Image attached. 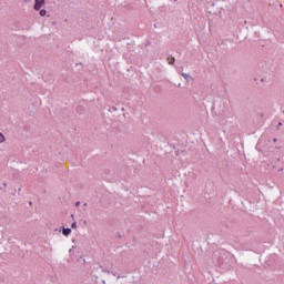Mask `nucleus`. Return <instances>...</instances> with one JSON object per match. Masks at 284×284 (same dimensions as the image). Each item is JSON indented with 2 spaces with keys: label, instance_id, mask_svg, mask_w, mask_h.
I'll return each instance as SVG.
<instances>
[{
  "label": "nucleus",
  "instance_id": "f257e3e1",
  "mask_svg": "<svg viewBox=\"0 0 284 284\" xmlns=\"http://www.w3.org/2000/svg\"><path fill=\"white\" fill-rule=\"evenodd\" d=\"M110 274V271L104 270L103 266H98L92 271V276L97 284H105V278L103 277V273Z\"/></svg>",
  "mask_w": 284,
  "mask_h": 284
},
{
  "label": "nucleus",
  "instance_id": "f03ea898",
  "mask_svg": "<svg viewBox=\"0 0 284 284\" xmlns=\"http://www.w3.org/2000/svg\"><path fill=\"white\" fill-rule=\"evenodd\" d=\"M213 258L219 265H223L225 261V250H219L213 253Z\"/></svg>",
  "mask_w": 284,
  "mask_h": 284
},
{
  "label": "nucleus",
  "instance_id": "7ed1b4c3",
  "mask_svg": "<svg viewBox=\"0 0 284 284\" xmlns=\"http://www.w3.org/2000/svg\"><path fill=\"white\" fill-rule=\"evenodd\" d=\"M45 6V0H36L33 9L39 12V10H41V8Z\"/></svg>",
  "mask_w": 284,
  "mask_h": 284
},
{
  "label": "nucleus",
  "instance_id": "20e7f679",
  "mask_svg": "<svg viewBox=\"0 0 284 284\" xmlns=\"http://www.w3.org/2000/svg\"><path fill=\"white\" fill-rule=\"evenodd\" d=\"M62 234H63V236H70V234H72V229H70V227L65 229V226H63Z\"/></svg>",
  "mask_w": 284,
  "mask_h": 284
},
{
  "label": "nucleus",
  "instance_id": "39448f33",
  "mask_svg": "<svg viewBox=\"0 0 284 284\" xmlns=\"http://www.w3.org/2000/svg\"><path fill=\"white\" fill-rule=\"evenodd\" d=\"M181 77H183L185 79V81L190 82L192 81V75L190 73H181Z\"/></svg>",
  "mask_w": 284,
  "mask_h": 284
},
{
  "label": "nucleus",
  "instance_id": "423d86ee",
  "mask_svg": "<svg viewBox=\"0 0 284 284\" xmlns=\"http://www.w3.org/2000/svg\"><path fill=\"white\" fill-rule=\"evenodd\" d=\"M166 61H168L169 65H174L176 59H174V57H169V58L166 59Z\"/></svg>",
  "mask_w": 284,
  "mask_h": 284
},
{
  "label": "nucleus",
  "instance_id": "0eeeda50",
  "mask_svg": "<svg viewBox=\"0 0 284 284\" xmlns=\"http://www.w3.org/2000/svg\"><path fill=\"white\" fill-rule=\"evenodd\" d=\"M40 17H45L48 14V11L44 9H40L39 11Z\"/></svg>",
  "mask_w": 284,
  "mask_h": 284
},
{
  "label": "nucleus",
  "instance_id": "6e6552de",
  "mask_svg": "<svg viewBox=\"0 0 284 284\" xmlns=\"http://www.w3.org/2000/svg\"><path fill=\"white\" fill-rule=\"evenodd\" d=\"M6 142V135H3V133H0V143H4Z\"/></svg>",
  "mask_w": 284,
  "mask_h": 284
},
{
  "label": "nucleus",
  "instance_id": "1a4fd4ad",
  "mask_svg": "<svg viewBox=\"0 0 284 284\" xmlns=\"http://www.w3.org/2000/svg\"><path fill=\"white\" fill-rule=\"evenodd\" d=\"M71 227H72V230H77V222H73V223L71 224Z\"/></svg>",
  "mask_w": 284,
  "mask_h": 284
},
{
  "label": "nucleus",
  "instance_id": "9d476101",
  "mask_svg": "<svg viewBox=\"0 0 284 284\" xmlns=\"http://www.w3.org/2000/svg\"><path fill=\"white\" fill-rule=\"evenodd\" d=\"M81 205V202H75V207H79Z\"/></svg>",
  "mask_w": 284,
  "mask_h": 284
},
{
  "label": "nucleus",
  "instance_id": "9b49d317",
  "mask_svg": "<svg viewBox=\"0 0 284 284\" xmlns=\"http://www.w3.org/2000/svg\"><path fill=\"white\" fill-rule=\"evenodd\" d=\"M112 110H113V112H116L118 109H116V106H112Z\"/></svg>",
  "mask_w": 284,
  "mask_h": 284
},
{
  "label": "nucleus",
  "instance_id": "f8f14e48",
  "mask_svg": "<svg viewBox=\"0 0 284 284\" xmlns=\"http://www.w3.org/2000/svg\"><path fill=\"white\" fill-rule=\"evenodd\" d=\"M121 111H122V112H125V108H122Z\"/></svg>",
  "mask_w": 284,
  "mask_h": 284
},
{
  "label": "nucleus",
  "instance_id": "ddd939ff",
  "mask_svg": "<svg viewBox=\"0 0 284 284\" xmlns=\"http://www.w3.org/2000/svg\"><path fill=\"white\" fill-rule=\"evenodd\" d=\"M83 206H84V207H88V203H84Z\"/></svg>",
  "mask_w": 284,
  "mask_h": 284
},
{
  "label": "nucleus",
  "instance_id": "4468645a",
  "mask_svg": "<svg viewBox=\"0 0 284 284\" xmlns=\"http://www.w3.org/2000/svg\"><path fill=\"white\" fill-rule=\"evenodd\" d=\"M274 143H276V138L273 139Z\"/></svg>",
  "mask_w": 284,
  "mask_h": 284
},
{
  "label": "nucleus",
  "instance_id": "2eb2a0df",
  "mask_svg": "<svg viewBox=\"0 0 284 284\" xmlns=\"http://www.w3.org/2000/svg\"><path fill=\"white\" fill-rule=\"evenodd\" d=\"M71 219H74V214H71Z\"/></svg>",
  "mask_w": 284,
  "mask_h": 284
},
{
  "label": "nucleus",
  "instance_id": "dca6fc26",
  "mask_svg": "<svg viewBox=\"0 0 284 284\" xmlns=\"http://www.w3.org/2000/svg\"><path fill=\"white\" fill-rule=\"evenodd\" d=\"M278 125H283V123L280 122Z\"/></svg>",
  "mask_w": 284,
  "mask_h": 284
}]
</instances>
